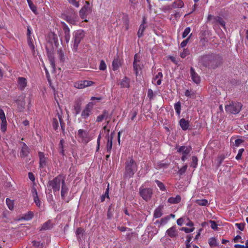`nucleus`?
<instances>
[{
  "instance_id": "obj_1",
  "label": "nucleus",
  "mask_w": 248,
  "mask_h": 248,
  "mask_svg": "<svg viewBox=\"0 0 248 248\" xmlns=\"http://www.w3.org/2000/svg\"><path fill=\"white\" fill-rule=\"evenodd\" d=\"M76 137L79 142L84 144H87L93 139L88 131L82 129L78 131L76 134Z\"/></svg>"
},
{
  "instance_id": "obj_2",
  "label": "nucleus",
  "mask_w": 248,
  "mask_h": 248,
  "mask_svg": "<svg viewBox=\"0 0 248 248\" xmlns=\"http://www.w3.org/2000/svg\"><path fill=\"white\" fill-rule=\"evenodd\" d=\"M137 170V165L133 159L127 160L125 163V176L132 177Z\"/></svg>"
},
{
  "instance_id": "obj_3",
  "label": "nucleus",
  "mask_w": 248,
  "mask_h": 248,
  "mask_svg": "<svg viewBox=\"0 0 248 248\" xmlns=\"http://www.w3.org/2000/svg\"><path fill=\"white\" fill-rule=\"evenodd\" d=\"M63 181H65L62 175H59L51 181L48 182V186L50 187L54 193H59L61 186L62 185Z\"/></svg>"
},
{
  "instance_id": "obj_4",
  "label": "nucleus",
  "mask_w": 248,
  "mask_h": 248,
  "mask_svg": "<svg viewBox=\"0 0 248 248\" xmlns=\"http://www.w3.org/2000/svg\"><path fill=\"white\" fill-rule=\"evenodd\" d=\"M84 36V33L82 30H77L73 33V50L75 52H77L78 49V46L81 40Z\"/></svg>"
},
{
  "instance_id": "obj_5",
  "label": "nucleus",
  "mask_w": 248,
  "mask_h": 248,
  "mask_svg": "<svg viewBox=\"0 0 248 248\" xmlns=\"http://www.w3.org/2000/svg\"><path fill=\"white\" fill-rule=\"evenodd\" d=\"M242 105L240 102H232L230 105L225 106V110L227 112L232 114H238L241 110Z\"/></svg>"
},
{
  "instance_id": "obj_6",
  "label": "nucleus",
  "mask_w": 248,
  "mask_h": 248,
  "mask_svg": "<svg viewBox=\"0 0 248 248\" xmlns=\"http://www.w3.org/2000/svg\"><path fill=\"white\" fill-rule=\"evenodd\" d=\"M215 58V55L212 54L204 55L200 58L199 62L204 66L212 67Z\"/></svg>"
},
{
  "instance_id": "obj_7",
  "label": "nucleus",
  "mask_w": 248,
  "mask_h": 248,
  "mask_svg": "<svg viewBox=\"0 0 248 248\" xmlns=\"http://www.w3.org/2000/svg\"><path fill=\"white\" fill-rule=\"evenodd\" d=\"M177 152L182 155V160L185 161L187 158L188 155L190 153L191 148L190 146H177Z\"/></svg>"
},
{
  "instance_id": "obj_8",
  "label": "nucleus",
  "mask_w": 248,
  "mask_h": 248,
  "mask_svg": "<svg viewBox=\"0 0 248 248\" xmlns=\"http://www.w3.org/2000/svg\"><path fill=\"white\" fill-rule=\"evenodd\" d=\"M140 193L142 198L145 201H149L153 195V190L150 188H140Z\"/></svg>"
},
{
  "instance_id": "obj_9",
  "label": "nucleus",
  "mask_w": 248,
  "mask_h": 248,
  "mask_svg": "<svg viewBox=\"0 0 248 248\" xmlns=\"http://www.w3.org/2000/svg\"><path fill=\"white\" fill-rule=\"evenodd\" d=\"M140 55L139 54H136L134 56V60L133 62V68L136 75L139 74V72L141 69Z\"/></svg>"
},
{
  "instance_id": "obj_10",
  "label": "nucleus",
  "mask_w": 248,
  "mask_h": 248,
  "mask_svg": "<svg viewBox=\"0 0 248 248\" xmlns=\"http://www.w3.org/2000/svg\"><path fill=\"white\" fill-rule=\"evenodd\" d=\"M0 119L1 121L0 130L2 132H5L7 130V123L3 110L0 108Z\"/></svg>"
},
{
  "instance_id": "obj_11",
  "label": "nucleus",
  "mask_w": 248,
  "mask_h": 248,
  "mask_svg": "<svg viewBox=\"0 0 248 248\" xmlns=\"http://www.w3.org/2000/svg\"><path fill=\"white\" fill-rule=\"evenodd\" d=\"M93 105L94 104L93 102H90L86 106L81 113V117L83 118L86 119L89 116Z\"/></svg>"
},
{
  "instance_id": "obj_12",
  "label": "nucleus",
  "mask_w": 248,
  "mask_h": 248,
  "mask_svg": "<svg viewBox=\"0 0 248 248\" xmlns=\"http://www.w3.org/2000/svg\"><path fill=\"white\" fill-rule=\"evenodd\" d=\"M27 80L24 77H18L17 78V86L19 90H24L27 86Z\"/></svg>"
},
{
  "instance_id": "obj_13",
  "label": "nucleus",
  "mask_w": 248,
  "mask_h": 248,
  "mask_svg": "<svg viewBox=\"0 0 248 248\" xmlns=\"http://www.w3.org/2000/svg\"><path fill=\"white\" fill-rule=\"evenodd\" d=\"M90 9L89 2L86 1L85 4L79 11V15L81 18L83 19H84L86 18L87 14L90 12Z\"/></svg>"
},
{
  "instance_id": "obj_14",
  "label": "nucleus",
  "mask_w": 248,
  "mask_h": 248,
  "mask_svg": "<svg viewBox=\"0 0 248 248\" xmlns=\"http://www.w3.org/2000/svg\"><path fill=\"white\" fill-rule=\"evenodd\" d=\"M146 18L145 16H143L142 18V23L140 26L139 31L137 33L138 36L140 38L142 36L143 34V32L146 28L145 24H146Z\"/></svg>"
},
{
  "instance_id": "obj_15",
  "label": "nucleus",
  "mask_w": 248,
  "mask_h": 248,
  "mask_svg": "<svg viewBox=\"0 0 248 248\" xmlns=\"http://www.w3.org/2000/svg\"><path fill=\"white\" fill-rule=\"evenodd\" d=\"M162 73L160 71L158 72L157 74L154 77L152 80V82L156 85H160L162 83Z\"/></svg>"
},
{
  "instance_id": "obj_16",
  "label": "nucleus",
  "mask_w": 248,
  "mask_h": 248,
  "mask_svg": "<svg viewBox=\"0 0 248 248\" xmlns=\"http://www.w3.org/2000/svg\"><path fill=\"white\" fill-rule=\"evenodd\" d=\"M21 143L22 144V146L20 152V156L22 157H26L30 153L29 148L24 142H21Z\"/></svg>"
},
{
  "instance_id": "obj_17",
  "label": "nucleus",
  "mask_w": 248,
  "mask_h": 248,
  "mask_svg": "<svg viewBox=\"0 0 248 248\" xmlns=\"http://www.w3.org/2000/svg\"><path fill=\"white\" fill-rule=\"evenodd\" d=\"M190 74L192 80L196 84L200 82L201 78L200 76L195 72L193 68H190Z\"/></svg>"
},
{
  "instance_id": "obj_18",
  "label": "nucleus",
  "mask_w": 248,
  "mask_h": 248,
  "mask_svg": "<svg viewBox=\"0 0 248 248\" xmlns=\"http://www.w3.org/2000/svg\"><path fill=\"white\" fill-rule=\"evenodd\" d=\"M166 234L171 238H173L177 236L178 231L175 226H173L168 229L166 231Z\"/></svg>"
},
{
  "instance_id": "obj_19",
  "label": "nucleus",
  "mask_w": 248,
  "mask_h": 248,
  "mask_svg": "<svg viewBox=\"0 0 248 248\" xmlns=\"http://www.w3.org/2000/svg\"><path fill=\"white\" fill-rule=\"evenodd\" d=\"M62 23L63 25V30L64 31V39L66 43L67 44L69 43L70 39V29L65 23L62 22Z\"/></svg>"
},
{
  "instance_id": "obj_20",
  "label": "nucleus",
  "mask_w": 248,
  "mask_h": 248,
  "mask_svg": "<svg viewBox=\"0 0 248 248\" xmlns=\"http://www.w3.org/2000/svg\"><path fill=\"white\" fill-rule=\"evenodd\" d=\"M32 197L33 198V201L36 205L38 207H40L41 205V202L38 197L37 190L35 188L32 189Z\"/></svg>"
},
{
  "instance_id": "obj_21",
  "label": "nucleus",
  "mask_w": 248,
  "mask_h": 248,
  "mask_svg": "<svg viewBox=\"0 0 248 248\" xmlns=\"http://www.w3.org/2000/svg\"><path fill=\"white\" fill-rule=\"evenodd\" d=\"M39 156L40 159V167L44 168L46 164V158L45 156V155L42 152H39Z\"/></svg>"
},
{
  "instance_id": "obj_22",
  "label": "nucleus",
  "mask_w": 248,
  "mask_h": 248,
  "mask_svg": "<svg viewBox=\"0 0 248 248\" xmlns=\"http://www.w3.org/2000/svg\"><path fill=\"white\" fill-rule=\"evenodd\" d=\"M179 124L181 128L185 131L187 130L189 126L188 121H186L184 118L180 120Z\"/></svg>"
},
{
  "instance_id": "obj_23",
  "label": "nucleus",
  "mask_w": 248,
  "mask_h": 248,
  "mask_svg": "<svg viewBox=\"0 0 248 248\" xmlns=\"http://www.w3.org/2000/svg\"><path fill=\"white\" fill-rule=\"evenodd\" d=\"M68 191V188L66 185L65 181H63L61 189V197L63 200L65 199V196L67 194Z\"/></svg>"
},
{
  "instance_id": "obj_24",
  "label": "nucleus",
  "mask_w": 248,
  "mask_h": 248,
  "mask_svg": "<svg viewBox=\"0 0 248 248\" xmlns=\"http://www.w3.org/2000/svg\"><path fill=\"white\" fill-rule=\"evenodd\" d=\"M112 140L113 137L111 135L110 137H108V141L106 146L107 151L108 153L110 154L111 151L112 147Z\"/></svg>"
},
{
  "instance_id": "obj_25",
  "label": "nucleus",
  "mask_w": 248,
  "mask_h": 248,
  "mask_svg": "<svg viewBox=\"0 0 248 248\" xmlns=\"http://www.w3.org/2000/svg\"><path fill=\"white\" fill-rule=\"evenodd\" d=\"M53 227V224L51 220H48L43 224L41 231H46L51 229Z\"/></svg>"
},
{
  "instance_id": "obj_26",
  "label": "nucleus",
  "mask_w": 248,
  "mask_h": 248,
  "mask_svg": "<svg viewBox=\"0 0 248 248\" xmlns=\"http://www.w3.org/2000/svg\"><path fill=\"white\" fill-rule=\"evenodd\" d=\"M181 200L179 195H177L175 197H170L168 200V202L171 204H176L179 203Z\"/></svg>"
},
{
  "instance_id": "obj_27",
  "label": "nucleus",
  "mask_w": 248,
  "mask_h": 248,
  "mask_svg": "<svg viewBox=\"0 0 248 248\" xmlns=\"http://www.w3.org/2000/svg\"><path fill=\"white\" fill-rule=\"evenodd\" d=\"M184 6V3L182 0L174 1L172 4V7L173 8H181Z\"/></svg>"
},
{
  "instance_id": "obj_28",
  "label": "nucleus",
  "mask_w": 248,
  "mask_h": 248,
  "mask_svg": "<svg viewBox=\"0 0 248 248\" xmlns=\"http://www.w3.org/2000/svg\"><path fill=\"white\" fill-rule=\"evenodd\" d=\"M163 206H160L154 212V217L155 218L160 217L162 215Z\"/></svg>"
},
{
  "instance_id": "obj_29",
  "label": "nucleus",
  "mask_w": 248,
  "mask_h": 248,
  "mask_svg": "<svg viewBox=\"0 0 248 248\" xmlns=\"http://www.w3.org/2000/svg\"><path fill=\"white\" fill-rule=\"evenodd\" d=\"M108 117V113L107 111L105 110L103 111V113L98 116L97 117L96 121L98 122H102L104 119H107Z\"/></svg>"
},
{
  "instance_id": "obj_30",
  "label": "nucleus",
  "mask_w": 248,
  "mask_h": 248,
  "mask_svg": "<svg viewBox=\"0 0 248 248\" xmlns=\"http://www.w3.org/2000/svg\"><path fill=\"white\" fill-rule=\"evenodd\" d=\"M121 65V62L119 59H115L112 62V69L114 71L117 70Z\"/></svg>"
},
{
  "instance_id": "obj_31",
  "label": "nucleus",
  "mask_w": 248,
  "mask_h": 248,
  "mask_svg": "<svg viewBox=\"0 0 248 248\" xmlns=\"http://www.w3.org/2000/svg\"><path fill=\"white\" fill-rule=\"evenodd\" d=\"M129 82L128 78L125 77L121 80L120 84L122 87L128 88L129 85Z\"/></svg>"
},
{
  "instance_id": "obj_32",
  "label": "nucleus",
  "mask_w": 248,
  "mask_h": 248,
  "mask_svg": "<svg viewBox=\"0 0 248 248\" xmlns=\"http://www.w3.org/2000/svg\"><path fill=\"white\" fill-rule=\"evenodd\" d=\"M77 20V17L74 15L71 16H67L66 20L67 22L71 24H74Z\"/></svg>"
},
{
  "instance_id": "obj_33",
  "label": "nucleus",
  "mask_w": 248,
  "mask_h": 248,
  "mask_svg": "<svg viewBox=\"0 0 248 248\" xmlns=\"http://www.w3.org/2000/svg\"><path fill=\"white\" fill-rule=\"evenodd\" d=\"M174 108L177 115L180 117L181 110V104L178 101L174 104Z\"/></svg>"
},
{
  "instance_id": "obj_34",
  "label": "nucleus",
  "mask_w": 248,
  "mask_h": 248,
  "mask_svg": "<svg viewBox=\"0 0 248 248\" xmlns=\"http://www.w3.org/2000/svg\"><path fill=\"white\" fill-rule=\"evenodd\" d=\"M33 217V213L31 211H29L27 213L24 215V216L22 217L23 219L26 220H29L31 219Z\"/></svg>"
},
{
  "instance_id": "obj_35",
  "label": "nucleus",
  "mask_w": 248,
  "mask_h": 248,
  "mask_svg": "<svg viewBox=\"0 0 248 248\" xmlns=\"http://www.w3.org/2000/svg\"><path fill=\"white\" fill-rule=\"evenodd\" d=\"M208 243L211 247H216L218 245L217 239L215 237L210 238L208 240Z\"/></svg>"
},
{
  "instance_id": "obj_36",
  "label": "nucleus",
  "mask_w": 248,
  "mask_h": 248,
  "mask_svg": "<svg viewBox=\"0 0 248 248\" xmlns=\"http://www.w3.org/2000/svg\"><path fill=\"white\" fill-rule=\"evenodd\" d=\"M196 202L200 206H206L208 204V202L206 199L197 200Z\"/></svg>"
},
{
  "instance_id": "obj_37",
  "label": "nucleus",
  "mask_w": 248,
  "mask_h": 248,
  "mask_svg": "<svg viewBox=\"0 0 248 248\" xmlns=\"http://www.w3.org/2000/svg\"><path fill=\"white\" fill-rule=\"evenodd\" d=\"M6 203L8 207V208L12 210L14 209V202L12 200H11L9 198H7L6 200Z\"/></svg>"
},
{
  "instance_id": "obj_38",
  "label": "nucleus",
  "mask_w": 248,
  "mask_h": 248,
  "mask_svg": "<svg viewBox=\"0 0 248 248\" xmlns=\"http://www.w3.org/2000/svg\"><path fill=\"white\" fill-rule=\"evenodd\" d=\"M155 182L157 184V186L159 188L160 190L163 191H166V187L165 185L160 181L158 180H155Z\"/></svg>"
},
{
  "instance_id": "obj_39",
  "label": "nucleus",
  "mask_w": 248,
  "mask_h": 248,
  "mask_svg": "<svg viewBox=\"0 0 248 248\" xmlns=\"http://www.w3.org/2000/svg\"><path fill=\"white\" fill-rule=\"evenodd\" d=\"M74 87L76 88L81 89L85 88V86L83 83V80L76 82L74 83Z\"/></svg>"
},
{
  "instance_id": "obj_40",
  "label": "nucleus",
  "mask_w": 248,
  "mask_h": 248,
  "mask_svg": "<svg viewBox=\"0 0 248 248\" xmlns=\"http://www.w3.org/2000/svg\"><path fill=\"white\" fill-rule=\"evenodd\" d=\"M49 36L50 39H52L55 44L58 43V38L57 35L53 32H51L49 34Z\"/></svg>"
},
{
  "instance_id": "obj_41",
  "label": "nucleus",
  "mask_w": 248,
  "mask_h": 248,
  "mask_svg": "<svg viewBox=\"0 0 248 248\" xmlns=\"http://www.w3.org/2000/svg\"><path fill=\"white\" fill-rule=\"evenodd\" d=\"M48 59L49 61L50 64L52 67V68L54 69L55 68V63L54 59L53 56L49 55L48 56Z\"/></svg>"
},
{
  "instance_id": "obj_42",
  "label": "nucleus",
  "mask_w": 248,
  "mask_h": 248,
  "mask_svg": "<svg viewBox=\"0 0 248 248\" xmlns=\"http://www.w3.org/2000/svg\"><path fill=\"white\" fill-rule=\"evenodd\" d=\"M234 243L240 242L243 243L244 242V240L242 239V237L239 235H236L233 239Z\"/></svg>"
},
{
  "instance_id": "obj_43",
  "label": "nucleus",
  "mask_w": 248,
  "mask_h": 248,
  "mask_svg": "<svg viewBox=\"0 0 248 248\" xmlns=\"http://www.w3.org/2000/svg\"><path fill=\"white\" fill-rule=\"evenodd\" d=\"M191 36V34L189 36H188L186 39H185V40H184L180 44V46L182 47V48H183L184 47H185L186 45L187 44V43H188L189 40H190V37Z\"/></svg>"
},
{
  "instance_id": "obj_44",
  "label": "nucleus",
  "mask_w": 248,
  "mask_h": 248,
  "mask_svg": "<svg viewBox=\"0 0 248 248\" xmlns=\"http://www.w3.org/2000/svg\"><path fill=\"white\" fill-rule=\"evenodd\" d=\"M185 95L188 97H193L195 94L193 91L186 90L185 93Z\"/></svg>"
},
{
  "instance_id": "obj_45",
  "label": "nucleus",
  "mask_w": 248,
  "mask_h": 248,
  "mask_svg": "<svg viewBox=\"0 0 248 248\" xmlns=\"http://www.w3.org/2000/svg\"><path fill=\"white\" fill-rule=\"evenodd\" d=\"M190 31H191V29L190 27H186L185 29L184 32L183 33V34H182L183 38L186 37L187 36V35L189 33V32H190Z\"/></svg>"
},
{
  "instance_id": "obj_46",
  "label": "nucleus",
  "mask_w": 248,
  "mask_h": 248,
  "mask_svg": "<svg viewBox=\"0 0 248 248\" xmlns=\"http://www.w3.org/2000/svg\"><path fill=\"white\" fill-rule=\"evenodd\" d=\"M83 230L81 228H78L76 232V234L78 238H80L81 236L83 235Z\"/></svg>"
},
{
  "instance_id": "obj_47",
  "label": "nucleus",
  "mask_w": 248,
  "mask_h": 248,
  "mask_svg": "<svg viewBox=\"0 0 248 248\" xmlns=\"http://www.w3.org/2000/svg\"><path fill=\"white\" fill-rule=\"evenodd\" d=\"M28 43L30 47L33 50L34 49V46L33 44V39L31 37H28Z\"/></svg>"
},
{
  "instance_id": "obj_48",
  "label": "nucleus",
  "mask_w": 248,
  "mask_h": 248,
  "mask_svg": "<svg viewBox=\"0 0 248 248\" xmlns=\"http://www.w3.org/2000/svg\"><path fill=\"white\" fill-rule=\"evenodd\" d=\"M80 112V106L77 104L74 106V112L76 115L78 114Z\"/></svg>"
},
{
  "instance_id": "obj_49",
  "label": "nucleus",
  "mask_w": 248,
  "mask_h": 248,
  "mask_svg": "<svg viewBox=\"0 0 248 248\" xmlns=\"http://www.w3.org/2000/svg\"><path fill=\"white\" fill-rule=\"evenodd\" d=\"M107 68V65L103 60H101L99 65V69L100 70H105Z\"/></svg>"
},
{
  "instance_id": "obj_50",
  "label": "nucleus",
  "mask_w": 248,
  "mask_h": 248,
  "mask_svg": "<svg viewBox=\"0 0 248 248\" xmlns=\"http://www.w3.org/2000/svg\"><path fill=\"white\" fill-rule=\"evenodd\" d=\"M73 6L76 7H78L79 6V2L77 1V0H67Z\"/></svg>"
},
{
  "instance_id": "obj_51",
  "label": "nucleus",
  "mask_w": 248,
  "mask_h": 248,
  "mask_svg": "<svg viewBox=\"0 0 248 248\" xmlns=\"http://www.w3.org/2000/svg\"><path fill=\"white\" fill-rule=\"evenodd\" d=\"M58 118H59V121H60V124H61V128L62 130L63 131H64V123L62 121V117L61 115L60 114H58Z\"/></svg>"
},
{
  "instance_id": "obj_52",
  "label": "nucleus",
  "mask_w": 248,
  "mask_h": 248,
  "mask_svg": "<svg viewBox=\"0 0 248 248\" xmlns=\"http://www.w3.org/2000/svg\"><path fill=\"white\" fill-rule=\"evenodd\" d=\"M235 225L237 228L240 231H242L245 228V224L243 223H235Z\"/></svg>"
},
{
  "instance_id": "obj_53",
  "label": "nucleus",
  "mask_w": 248,
  "mask_h": 248,
  "mask_svg": "<svg viewBox=\"0 0 248 248\" xmlns=\"http://www.w3.org/2000/svg\"><path fill=\"white\" fill-rule=\"evenodd\" d=\"M52 126L54 129H57L59 127V123L56 118H53L52 122Z\"/></svg>"
},
{
  "instance_id": "obj_54",
  "label": "nucleus",
  "mask_w": 248,
  "mask_h": 248,
  "mask_svg": "<svg viewBox=\"0 0 248 248\" xmlns=\"http://www.w3.org/2000/svg\"><path fill=\"white\" fill-rule=\"evenodd\" d=\"M83 83L85 87H89L93 85V82L89 80H83Z\"/></svg>"
},
{
  "instance_id": "obj_55",
  "label": "nucleus",
  "mask_w": 248,
  "mask_h": 248,
  "mask_svg": "<svg viewBox=\"0 0 248 248\" xmlns=\"http://www.w3.org/2000/svg\"><path fill=\"white\" fill-rule=\"evenodd\" d=\"M217 22L224 29L225 28V22L221 17H217Z\"/></svg>"
},
{
  "instance_id": "obj_56",
  "label": "nucleus",
  "mask_w": 248,
  "mask_h": 248,
  "mask_svg": "<svg viewBox=\"0 0 248 248\" xmlns=\"http://www.w3.org/2000/svg\"><path fill=\"white\" fill-rule=\"evenodd\" d=\"M192 163L191 166L195 168L197 167V158L196 156H193L192 157Z\"/></svg>"
},
{
  "instance_id": "obj_57",
  "label": "nucleus",
  "mask_w": 248,
  "mask_h": 248,
  "mask_svg": "<svg viewBox=\"0 0 248 248\" xmlns=\"http://www.w3.org/2000/svg\"><path fill=\"white\" fill-rule=\"evenodd\" d=\"M244 151V150L243 148L240 149L239 150L238 154H237V155L235 157L236 159L239 160V159H241V156H242V155Z\"/></svg>"
},
{
  "instance_id": "obj_58",
  "label": "nucleus",
  "mask_w": 248,
  "mask_h": 248,
  "mask_svg": "<svg viewBox=\"0 0 248 248\" xmlns=\"http://www.w3.org/2000/svg\"><path fill=\"white\" fill-rule=\"evenodd\" d=\"M182 230L184 231L186 233H189L192 232L194 230V228L191 227L190 228H188L186 227H183L182 228Z\"/></svg>"
},
{
  "instance_id": "obj_59",
  "label": "nucleus",
  "mask_w": 248,
  "mask_h": 248,
  "mask_svg": "<svg viewBox=\"0 0 248 248\" xmlns=\"http://www.w3.org/2000/svg\"><path fill=\"white\" fill-rule=\"evenodd\" d=\"M30 9L31 10V11L35 14H36L37 12V8L33 4L32 2L30 4H28Z\"/></svg>"
},
{
  "instance_id": "obj_60",
  "label": "nucleus",
  "mask_w": 248,
  "mask_h": 248,
  "mask_svg": "<svg viewBox=\"0 0 248 248\" xmlns=\"http://www.w3.org/2000/svg\"><path fill=\"white\" fill-rule=\"evenodd\" d=\"M189 54V51L186 49H184L183 52L181 54V57L183 58H185Z\"/></svg>"
},
{
  "instance_id": "obj_61",
  "label": "nucleus",
  "mask_w": 248,
  "mask_h": 248,
  "mask_svg": "<svg viewBox=\"0 0 248 248\" xmlns=\"http://www.w3.org/2000/svg\"><path fill=\"white\" fill-rule=\"evenodd\" d=\"M106 197L108 198V188L105 192L104 195H103L101 197V202L104 201Z\"/></svg>"
},
{
  "instance_id": "obj_62",
  "label": "nucleus",
  "mask_w": 248,
  "mask_h": 248,
  "mask_svg": "<svg viewBox=\"0 0 248 248\" xmlns=\"http://www.w3.org/2000/svg\"><path fill=\"white\" fill-rule=\"evenodd\" d=\"M147 96L150 99H152L154 96V92L152 90L149 89L148 90Z\"/></svg>"
},
{
  "instance_id": "obj_63",
  "label": "nucleus",
  "mask_w": 248,
  "mask_h": 248,
  "mask_svg": "<svg viewBox=\"0 0 248 248\" xmlns=\"http://www.w3.org/2000/svg\"><path fill=\"white\" fill-rule=\"evenodd\" d=\"M33 245L35 247H38L40 248H42V243L40 242L34 241L32 242Z\"/></svg>"
},
{
  "instance_id": "obj_64",
  "label": "nucleus",
  "mask_w": 248,
  "mask_h": 248,
  "mask_svg": "<svg viewBox=\"0 0 248 248\" xmlns=\"http://www.w3.org/2000/svg\"><path fill=\"white\" fill-rule=\"evenodd\" d=\"M210 223H211V227L213 229L216 230L217 229V225L214 221H211Z\"/></svg>"
}]
</instances>
